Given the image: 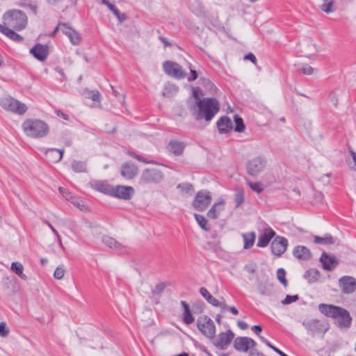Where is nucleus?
Masks as SVG:
<instances>
[{
    "mask_svg": "<svg viewBox=\"0 0 356 356\" xmlns=\"http://www.w3.org/2000/svg\"><path fill=\"white\" fill-rule=\"evenodd\" d=\"M193 115L197 121L204 120L210 122L220 110V104L216 98L196 97L195 104L192 107Z\"/></svg>",
    "mask_w": 356,
    "mask_h": 356,
    "instance_id": "f257e3e1",
    "label": "nucleus"
},
{
    "mask_svg": "<svg viewBox=\"0 0 356 356\" xmlns=\"http://www.w3.org/2000/svg\"><path fill=\"white\" fill-rule=\"evenodd\" d=\"M318 310L325 316L336 319L337 326L340 328L350 327L352 317L346 309L333 305L321 303L318 305Z\"/></svg>",
    "mask_w": 356,
    "mask_h": 356,
    "instance_id": "f03ea898",
    "label": "nucleus"
},
{
    "mask_svg": "<svg viewBox=\"0 0 356 356\" xmlns=\"http://www.w3.org/2000/svg\"><path fill=\"white\" fill-rule=\"evenodd\" d=\"M22 127L26 136L34 138H43L49 132L47 124L38 119H28L22 123Z\"/></svg>",
    "mask_w": 356,
    "mask_h": 356,
    "instance_id": "7ed1b4c3",
    "label": "nucleus"
},
{
    "mask_svg": "<svg viewBox=\"0 0 356 356\" xmlns=\"http://www.w3.org/2000/svg\"><path fill=\"white\" fill-rule=\"evenodd\" d=\"M3 26L17 31L24 29L27 24V17L24 13L13 10L6 13L3 16Z\"/></svg>",
    "mask_w": 356,
    "mask_h": 356,
    "instance_id": "20e7f679",
    "label": "nucleus"
},
{
    "mask_svg": "<svg viewBox=\"0 0 356 356\" xmlns=\"http://www.w3.org/2000/svg\"><path fill=\"white\" fill-rule=\"evenodd\" d=\"M302 325L307 333L312 337L319 334H324L328 330V324L322 320L307 319L302 322Z\"/></svg>",
    "mask_w": 356,
    "mask_h": 356,
    "instance_id": "39448f33",
    "label": "nucleus"
},
{
    "mask_svg": "<svg viewBox=\"0 0 356 356\" xmlns=\"http://www.w3.org/2000/svg\"><path fill=\"white\" fill-rule=\"evenodd\" d=\"M197 327L207 338L213 339L216 335V326L213 320L207 316H200L197 320Z\"/></svg>",
    "mask_w": 356,
    "mask_h": 356,
    "instance_id": "423d86ee",
    "label": "nucleus"
},
{
    "mask_svg": "<svg viewBox=\"0 0 356 356\" xmlns=\"http://www.w3.org/2000/svg\"><path fill=\"white\" fill-rule=\"evenodd\" d=\"M0 105L3 108L19 115H23L27 110L24 104L11 97H2L0 99Z\"/></svg>",
    "mask_w": 356,
    "mask_h": 356,
    "instance_id": "0eeeda50",
    "label": "nucleus"
},
{
    "mask_svg": "<svg viewBox=\"0 0 356 356\" xmlns=\"http://www.w3.org/2000/svg\"><path fill=\"white\" fill-rule=\"evenodd\" d=\"M211 193L206 190H202L197 193L193 202V207L198 211H204L211 204Z\"/></svg>",
    "mask_w": 356,
    "mask_h": 356,
    "instance_id": "6e6552de",
    "label": "nucleus"
},
{
    "mask_svg": "<svg viewBox=\"0 0 356 356\" xmlns=\"http://www.w3.org/2000/svg\"><path fill=\"white\" fill-rule=\"evenodd\" d=\"M163 173L159 169L146 168L142 172L140 181L143 184H157L163 180Z\"/></svg>",
    "mask_w": 356,
    "mask_h": 356,
    "instance_id": "1a4fd4ad",
    "label": "nucleus"
},
{
    "mask_svg": "<svg viewBox=\"0 0 356 356\" xmlns=\"http://www.w3.org/2000/svg\"><path fill=\"white\" fill-rule=\"evenodd\" d=\"M266 160L263 156H257L248 161L246 164L247 172L252 177L260 174L266 168Z\"/></svg>",
    "mask_w": 356,
    "mask_h": 356,
    "instance_id": "9d476101",
    "label": "nucleus"
},
{
    "mask_svg": "<svg viewBox=\"0 0 356 356\" xmlns=\"http://www.w3.org/2000/svg\"><path fill=\"white\" fill-rule=\"evenodd\" d=\"M163 68L167 74L176 79H182L186 76V72L177 63L166 60L163 63Z\"/></svg>",
    "mask_w": 356,
    "mask_h": 356,
    "instance_id": "9b49d317",
    "label": "nucleus"
},
{
    "mask_svg": "<svg viewBox=\"0 0 356 356\" xmlns=\"http://www.w3.org/2000/svg\"><path fill=\"white\" fill-rule=\"evenodd\" d=\"M256 346V341L248 337H238L234 341V348L238 352L248 353Z\"/></svg>",
    "mask_w": 356,
    "mask_h": 356,
    "instance_id": "f8f14e48",
    "label": "nucleus"
},
{
    "mask_svg": "<svg viewBox=\"0 0 356 356\" xmlns=\"http://www.w3.org/2000/svg\"><path fill=\"white\" fill-rule=\"evenodd\" d=\"M234 334L230 330L225 332H220L217 337L211 339L212 343L220 350H225L231 343Z\"/></svg>",
    "mask_w": 356,
    "mask_h": 356,
    "instance_id": "ddd939ff",
    "label": "nucleus"
},
{
    "mask_svg": "<svg viewBox=\"0 0 356 356\" xmlns=\"http://www.w3.org/2000/svg\"><path fill=\"white\" fill-rule=\"evenodd\" d=\"M135 190L129 186L118 185L113 186L111 196L122 200H130L134 195Z\"/></svg>",
    "mask_w": 356,
    "mask_h": 356,
    "instance_id": "4468645a",
    "label": "nucleus"
},
{
    "mask_svg": "<svg viewBox=\"0 0 356 356\" xmlns=\"http://www.w3.org/2000/svg\"><path fill=\"white\" fill-rule=\"evenodd\" d=\"M339 285L342 293L350 294L356 289V280L352 276H343L339 280Z\"/></svg>",
    "mask_w": 356,
    "mask_h": 356,
    "instance_id": "2eb2a0df",
    "label": "nucleus"
},
{
    "mask_svg": "<svg viewBox=\"0 0 356 356\" xmlns=\"http://www.w3.org/2000/svg\"><path fill=\"white\" fill-rule=\"evenodd\" d=\"M102 241L108 248L113 249L119 253L126 254L129 252V248L127 245H123L110 236H104Z\"/></svg>",
    "mask_w": 356,
    "mask_h": 356,
    "instance_id": "dca6fc26",
    "label": "nucleus"
},
{
    "mask_svg": "<svg viewBox=\"0 0 356 356\" xmlns=\"http://www.w3.org/2000/svg\"><path fill=\"white\" fill-rule=\"evenodd\" d=\"M288 246V241L282 236H277L271 243L270 248L273 254L281 256L285 252Z\"/></svg>",
    "mask_w": 356,
    "mask_h": 356,
    "instance_id": "f3484780",
    "label": "nucleus"
},
{
    "mask_svg": "<svg viewBox=\"0 0 356 356\" xmlns=\"http://www.w3.org/2000/svg\"><path fill=\"white\" fill-rule=\"evenodd\" d=\"M138 173V167L131 162H126L121 166L120 174L126 179H134Z\"/></svg>",
    "mask_w": 356,
    "mask_h": 356,
    "instance_id": "a211bd4d",
    "label": "nucleus"
},
{
    "mask_svg": "<svg viewBox=\"0 0 356 356\" xmlns=\"http://www.w3.org/2000/svg\"><path fill=\"white\" fill-rule=\"evenodd\" d=\"M30 54L37 60L44 61L48 56L49 47L46 44H36L30 49Z\"/></svg>",
    "mask_w": 356,
    "mask_h": 356,
    "instance_id": "6ab92c4d",
    "label": "nucleus"
},
{
    "mask_svg": "<svg viewBox=\"0 0 356 356\" xmlns=\"http://www.w3.org/2000/svg\"><path fill=\"white\" fill-rule=\"evenodd\" d=\"M320 261L323 268L329 271L334 270L339 264L338 260L334 256L328 255L326 252H323L321 254Z\"/></svg>",
    "mask_w": 356,
    "mask_h": 356,
    "instance_id": "aec40b11",
    "label": "nucleus"
},
{
    "mask_svg": "<svg viewBox=\"0 0 356 356\" xmlns=\"http://www.w3.org/2000/svg\"><path fill=\"white\" fill-rule=\"evenodd\" d=\"M217 128L220 134H227L233 129V123L227 116L221 117L216 122Z\"/></svg>",
    "mask_w": 356,
    "mask_h": 356,
    "instance_id": "412c9836",
    "label": "nucleus"
},
{
    "mask_svg": "<svg viewBox=\"0 0 356 356\" xmlns=\"http://www.w3.org/2000/svg\"><path fill=\"white\" fill-rule=\"evenodd\" d=\"M293 254L299 260L308 261L312 258V253L310 250L304 245H298L295 247L293 250Z\"/></svg>",
    "mask_w": 356,
    "mask_h": 356,
    "instance_id": "4be33fe9",
    "label": "nucleus"
},
{
    "mask_svg": "<svg viewBox=\"0 0 356 356\" xmlns=\"http://www.w3.org/2000/svg\"><path fill=\"white\" fill-rule=\"evenodd\" d=\"M275 232L271 228H266L258 239L257 245L259 248L266 247L270 240L275 236Z\"/></svg>",
    "mask_w": 356,
    "mask_h": 356,
    "instance_id": "5701e85b",
    "label": "nucleus"
},
{
    "mask_svg": "<svg viewBox=\"0 0 356 356\" xmlns=\"http://www.w3.org/2000/svg\"><path fill=\"white\" fill-rule=\"evenodd\" d=\"M90 185L95 190L106 195H111L113 186L106 181L95 180L90 182Z\"/></svg>",
    "mask_w": 356,
    "mask_h": 356,
    "instance_id": "b1692460",
    "label": "nucleus"
},
{
    "mask_svg": "<svg viewBox=\"0 0 356 356\" xmlns=\"http://www.w3.org/2000/svg\"><path fill=\"white\" fill-rule=\"evenodd\" d=\"M63 33L68 37L71 43L74 45H79L81 42V36L76 31L67 25L63 29Z\"/></svg>",
    "mask_w": 356,
    "mask_h": 356,
    "instance_id": "393cba45",
    "label": "nucleus"
},
{
    "mask_svg": "<svg viewBox=\"0 0 356 356\" xmlns=\"http://www.w3.org/2000/svg\"><path fill=\"white\" fill-rule=\"evenodd\" d=\"M225 200L223 199L215 203L207 212V216L211 219H216L218 218L220 212L224 209Z\"/></svg>",
    "mask_w": 356,
    "mask_h": 356,
    "instance_id": "a878e982",
    "label": "nucleus"
},
{
    "mask_svg": "<svg viewBox=\"0 0 356 356\" xmlns=\"http://www.w3.org/2000/svg\"><path fill=\"white\" fill-rule=\"evenodd\" d=\"M63 149H58L56 148H50L46 150L45 155L47 159L52 163L59 162L63 156Z\"/></svg>",
    "mask_w": 356,
    "mask_h": 356,
    "instance_id": "bb28decb",
    "label": "nucleus"
},
{
    "mask_svg": "<svg viewBox=\"0 0 356 356\" xmlns=\"http://www.w3.org/2000/svg\"><path fill=\"white\" fill-rule=\"evenodd\" d=\"M184 148L185 144L183 142H179L175 140H170L168 145L169 152L175 156L181 155L183 153Z\"/></svg>",
    "mask_w": 356,
    "mask_h": 356,
    "instance_id": "cd10ccee",
    "label": "nucleus"
},
{
    "mask_svg": "<svg viewBox=\"0 0 356 356\" xmlns=\"http://www.w3.org/2000/svg\"><path fill=\"white\" fill-rule=\"evenodd\" d=\"M257 290L262 296H270L273 292V285L268 281L260 282L257 284Z\"/></svg>",
    "mask_w": 356,
    "mask_h": 356,
    "instance_id": "c85d7f7f",
    "label": "nucleus"
},
{
    "mask_svg": "<svg viewBox=\"0 0 356 356\" xmlns=\"http://www.w3.org/2000/svg\"><path fill=\"white\" fill-rule=\"evenodd\" d=\"M0 32L14 41L21 42L23 40L22 36L13 31L12 29L2 24H0Z\"/></svg>",
    "mask_w": 356,
    "mask_h": 356,
    "instance_id": "c756f323",
    "label": "nucleus"
},
{
    "mask_svg": "<svg viewBox=\"0 0 356 356\" xmlns=\"http://www.w3.org/2000/svg\"><path fill=\"white\" fill-rule=\"evenodd\" d=\"M244 241L243 248L245 250L252 248L255 242L256 234L254 232L242 234Z\"/></svg>",
    "mask_w": 356,
    "mask_h": 356,
    "instance_id": "7c9ffc66",
    "label": "nucleus"
},
{
    "mask_svg": "<svg viewBox=\"0 0 356 356\" xmlns=\"http://www.w3.org/2000/svg\"><path fill=\"white\" fill-rule=\"evenodd\" d=\"M200 293L204 299L207 300L209 304L212 305L213 306L217 305L218 304V300L211 295V293L205 287H201L200 289Z\"/></svg>",
    "mask_w": 356,
    "mask_h": 356,
    "instance_id": "2f4dec72",
    "label": "nucleus"
},
{
    "mask_svg": "<svg viewBox=\"0 0 356 356\" xmlns=\"http://www.w3.org/2000/svg\"><path fill=\"white\" fill-rule=\"evenodd\" d=\"M314 241L316 244L330 245L334 243L333 237L330 234H326L323 236H315Z\"/></svg>",
    "mask_w": 356,
    "mask_h": 356,
    "instance_id": "473e14b6",
    "label": "nucleus"
},
{
    "mask_svg": "<svg viewBox=\"0 0 356 356\" xmlns=\"http://www.w3.org/2000/svg\"><path fill=\"white\" fill-rule=\"evenodd\" d=\"M320 273L318 270L311 268L307 270L304 274V277L308 280L309 283L315 282L318 280Z\"/></svg>",
    "mask_w": 356,
    "mask_h": 356,
    "instance_id": "72a5a7b5",
    "label": "nucleus"
},
{
    "mask_svg": "<svg viewBox=\"0 0 356 356\" xmlns=\"http://www.w3.org/2000/svg\"><path fill=\"white\" fill-rule=\"evenodd\" d=\"M10 268L20 278L26 280V276L23 273L24 267L20 262H13Z\"/></svg>",
    "mask_w": 356,
    "mask_h": 356,
    "instance_id": "f704fd0d",
    "label": "nucleus"
},
{
    "mask_svg": "<svg viewBox=\"0 0 356 356\" xmlns=\"http://www.w3.org/2000/svg\"><path fill=\"white\" fill-rule=\"evenodd\" d=\"M194 217L199 226L204 231H209L210 227L207 226V220L202 215L195 213Z\"/></svg>",
    "mask_w": 356,
    "mask_h": 356,
    "instance_id": "c9c22d12",
    "label": "nucleus"
},
{
    "mask_svg": "<svg viewBox=\"0 0 356 356\" xmlns=\"http://www.w3.org/2000/svg\"><path fill=\"white\" fill-rule=\"evenodd\" d=\"M71 167L75 172H84L86 171V164L83 161H74Z\"/></svg>",
    "mask_w": 356,
    "mask_h": 356,
    "instance_id": "e433bc0d",
    "label": "nucleus"
},
{
    "mask_svg": "<svg viewBox=\"0 0 356 356\" xmlns=\"http://www.w3.org/2000/svg\"><path fill=\"white\" fill-rule=\"evenodd\" d=\"M234 120L236 124L234 128L235 131L239 133L243 132L245 128L243 119L238 115H235L234 117Z\"/></svg>",
    "mask_w": 356,
    "mask_h": 356,
    "instance_id": "4c0bfd02",
    "label": "nucleus"
},
{
    "mask_svg": "<svg viewBox=\"0 0 356 356\" xmlns=\"http://www.w3.org/2000/svg\"><path fill=\"white\" fill-rule=\"evenodd\" d=\"M277 277L280 283L284 286H287L288 281L286 279V271L284 268H280L277 270Z\"/></svg>",
    "mask_w": 356,
    "mask_h": 356,
    "instance_id": "58836bf2",
    "label": "nucleus"
},
{
    "mask_svg": "<svg viewBox=\"0 0 356 356\" xmlns=\"http://www.w3.org/2000/svg\"><path fill=\"white\" fill-rule=\"evenodd\" d=\"M20 6L24 8H29L34 15H36L38 13L37 5L31 3L29 1H24L20 3Z\"/></svg>",
    "mask_w": 356,
    "mask_h": 356,
    "instance_id": "ea45409f",
    "label": "nucleus"
},
{
    "mask_svg": "<svg viewBox=\"0 0 356 356\" xmlns=\"http://www.w3.org/2000/svg\"><path fill=\"white\" fill-rule=\"evenodd\" d=\"M244 202V193L243 191H237L234 194V202L236 207H238Z\"/></svg>",
    "mask_w": 356,
    "mask_h": 356,
    "instance_id": "a19ab883",
    "label": "nucleus"
},
{
    "mask_svg": "<svg viewBox=\"0 0 356 356\" xmlns=\"http://www.w3.org/2000/svg\"><path fill=\"white\" fill-rule=\"evenodd\" d=\"M250 188L257 193H260L264 191L263 184L260 181L258 182H248Z\"/></svg>",
    "mask_w": 356,
    "mask_h": 356,
    "instance_id": "79ce46f5",
    "label": "nucleus"
},
{
    "mask_svg": "<svg viewBox=\"0 0 356 356\" xmlns=\"http://www.w3.org/2000/svg\"><path fill=\"white\" fill-rule=\"evenodd\" d=\"M182 321L186 325L191 324L194 322L195 318L191 312V309L187 312H184Z\"/></svg>",
    "mask_w": 356,
    "mask_h": 356,
    "instance_id": "37998d69",
    "label": "nucleus"
},
{
    "mask_svg": "<svg viewBox=\"0 0 356 356\" xmlns=\"http://www.w3.org/2000/svg\"><path fill=\"white\" fill-rule=\"evenodd\" d=\"M298 300H299L298 295H293V296L286 295L285 298L283 300H282V304L284 305H289V304H291L292 302H294Z\"/></svg>",
    "mask_w": 356,
    "mask_h": 356,
    "instance_id": "c03bdc74",
    "label": "nucleus"
},
{
    "mask_svg": "<svg viewBox=\"0 0 356 356\" xmlns=\"http://www.w3.org/2000/svg\"><path fill=\"white\" fill-rule=\"evenodd\" d=\"M127 153L132 158H134V159H137L138 161H141L144 163H154L153 161L147 160V159L143 157L142 156L136 154L134 152L129 151Z\"/></svg>",
    "mask_w": 356,
    "mask_h": 356,
    "instance_id": "a18cd8bd",
    "label": "nucleus"
},
{
    "mask_svg": "<svg viewBox=\"0 0 356 356\" xmlns=\"http://www.w3.org/2000/svg\"><path fill=\"white\" fill-rule=\"evenodd\" d=\"M65 274V269L63 266H59L54 271V277L56 280H60L63 277Z\"/></svg>",
    "mask_w": 356,
    "mask_h": 356,
    "instance_id": "49530a36",
    "label": "nucleus"
},
{
    "mask_svg": "<svg viewBox=\"0 0 356 356\" xmlns=\"http://www.w3.org/2000/svg\"><path fill=\"white\" fill-rule=\"evenodd\" d=\"M333 4V1H329L327 2H325L321 6V9L326 13H329L333 11L332 9V6Z\"/></svg>",
    "mask_w": 356,
    "mask_h": 356,
    "instance_id": "de8ad7c7",
    "label": "nucleus"
},
{
    "mask_svg": "<svg viewBox=\"0 0 356 356\" xmlns=\"http://www.w3.org/2000/svg\"><path fill=\"white\" fill-rule=\"evenodd\" d=\"M10 332L9 329L6 326V323L5 322L0 323V337H6L8 335Z\"/></svg>",
    "mask_w": 356,
    "mask_h": 356,
    "instance_id": "09e8293b",
    "label": "nucleus"
},
{
    "mask_svg": "<svg viewBox=\"0 0 356 356\" xmlns=\"http://www.w3.org/2000/svg\"><path fill=\"white\" fill-rule=\"evenodd\" d=\"M58 191L63 197L67 200H70L72 198V193L65 188L59 187Z\"/></svg>",
    "mask_w": 356,
    "mask_h": 356,
    "instance_id": "8fccbe9b",
    "label": "nucleus"
},
{
    "mask_svg": "<svg viewBox=\"0 0 356 356\" xmlns=\"http://www.w3.org/2000/svg\"><path fill=\"white\" fill-rule=\"evenodd\" d=\"M300 71L304 74H307V75H310L313 73L314 72V68L312 67L311 66L308 65H302V67L300 69Z\"/></svg>",
    "mask_w": 356,
    "mask_h": 356,
    "instance_id": "3c124183",
    "label": "nucleus"
},
{
    "mask_svg": "<svg viewBox=\"0 0 356 356\" xmlns=\"http://www.w3.org/2000/svg\"><path fill=\"white\" fill-rule=\"evenodd\" d=\"M165 286L166 285L165 283H159L155 286L154 289L152 290V293L154 294H159L164 290Z\"/></svg>",
    "mask_w": 356,
    "mask_h": 356,
    "instance_id": "603ef678",
    "label": "nucleus"
},
{
    "mask_svg": "<svg viewBox=\"0 0 356 356\" xmlns=\"http://www.w3.org/2000/svg\"><path fill=\"white\" fill-rule=\"evenodd\" d=\"M189 68L191 72V76L188 77V81L191 82L197 79L198 74L196 72V70L191 68V64H189Z\"/></svg>",
    "mask_w": 356,
    "mask_h": 356,
    "instance_id": "864d4df0",
    "label": "nucleus"
},
{
    "mask_svg": "<svg viewBox=\"0 0 356 356\" xmlns=\"http://www.w3.org/2000/svg\"><path fill=\"white\" fill-rule=\"evenodd\" d=\"M67 24L65 23H59L58 25L55 28L54 31L52 32L51 35H55L56 33L58 31H61L63 33L64 28L67 27Z\"/></svg>",
    "mask_w": 356,
    "mask_h": 356,
    "instance_id": "5fc2aeb1",
    "label": "nucleus"
},
{
    "mask_svg": "<svg viewBox=\"0 0 356 356\" xmlns=\"http://www.w3.org/2000/svg\"><path fill=\"white\" fill-rule=\"evenodd\" d=\"M170 91H175V92H177V88L174 86V85H170L168 86H166L164 90H163V94L164 96L167 95L168 92H170Z\"/></svg>",
    "mask_w": 356,
    "mask_h": 356,
    "instance_id": "6e6d98bb",
    "label": "nucleus"
},
{
    "mask_svg": "<svg viewBox=\"0 0 356 356\" xmlns=\"http://www.w3.org/2000/svg\"><path fill=\"white\" fill-rule=\"evenodd\" d=\"M90 94L91 96H90V99H91L94 102H99L100 94L98 91L95 90L94 92H90Z\"/></svg>",
    "mask_w": 356,
    "mask_h": 356,
    "instance_id": "4d7b16f0",
    "label": "nucleus"
},
{
    "mask_svg": "<svg viewBox=\"0 0 356 356\" xmlns=\"http://www.w3.org/2000/svg\"><path fill=\"white\" fill-rule=\"evenodd\" d=\"M101 3L106 6L111 11H113L116 8V6L112 4L108 0H101Z\"/></svg>",
    "mask_w": 356,
    "mask_h": 356,
    "instance_id": "13d9d810",
    "label": "nucleus"
},
{
    "mask_svg": "<svg viewBox=\"0 0 356 356\" xmlns=\"http://www.w3.org/2000/svg\"><path fill=\"white\" fill-rule=\"evenodd\" d=\"M244 58L246 60H250L253 63H255L257 61V58L252 53H249V54H246Z\"/></svg>",
    "mask_w": 356,
    "mask_h": 356,
    "instance_id": "bf43d9fd",
    "label": "nucleus"
},
{
    "mask_svg": "<svg viewBox=\"0 0 356 356\" xmlns=\"http://www.w3.org/2000/svg\"><path fill=\"white\" fill-rule=\"evenodd\" d=\"M271 349H273L275 353H277L280 356H289L284 352H282L281 350L277 348V347L273 346L272 344L269 346Z\"/></svg>",
    "mask_w": 356,
    "mask_h": 356,
    "instance_id": "052dcab7",
    "label": "nucleus"
},
{
    "mask_svg": "<svg viewBox=\"0 0 356 356\" xmlns=\"http://www.w3.org/2000/svg\"><path fill=\"white\" fill-rule=\"evenodd\" d=\"M248 356H265V355L263 354L262 353H260L257 349H255V350H251L249 352Z\"/></svg>",
    "mask_w": 356,
    "mask_h": 356,
    "instance_id": "680f3d73",
    "label": "nucleus"
},
{
    "mask_svg": "<svg viewBox=\"0 0 356 356\" xmlns=\"http://www.w3.org/2000/svg\"><path fill=\"white\" fill-rule=\"evenodd\" d=\"M214 307H220L222 312H224L226 309H229V307L224 302H220L219 300H218V304L217 305H215Z\"/></svg>",
    "mask_w": 356,
    "mask_h": 356,
    "instance_id": "e2e57ef3",
    "label": "nucleus"
},
{
    "mask_svg": "<svg viewBox=\"0 0 356 356\" xmlns=\"http://www.w3.org/2000/svg\"><path fill=\"white\" fill-rule=\"evenodd\" d=\"M252 330L255 333L257 334V335H259V334L262 331V327L261 325H254L252 327Z\"/></svg>",
    "mask_w": 356,
    "mask_h": 356,
    "instance_id": "0e129e2a",
    "label": "nucleus"
},
{
    "mask_svg": "<svg viewBox=\"0 0 356 356\" xmlns=\"http://www.w3.org/2000/svg\"><path fill=\"white\" fill-rule=\"evenodd\" d=\"M56 113L58 116L63 118L64 120H68L69 118H68V115L64 113H63L61 111H56Z\"/></svg>",
    "mask_w": 356,
    "mask_h": 356,
    "instance_id": "69168bd1",
    "label": "nucleus"
},
{
    "mask_svg": "<svg viewBox=\"0 0 356 356\" xmlns=\"http://www.w3.org/2000/svg\"><path fill=\"white\" fill-rule=\"evenodd\" d=\"M237 325L242 330H245L248 327V324L245 322L241 321H238Z\"/></svg>",
    "mask_w": 356,
    "mask_h": 356,
    "instance_id": "338daca9",
    "label": "nucleus"
},
{
    "mask_svg": "<svg viewBox=\"0 0 356 356\" xmlns=\"http://www.w3.org/2000/svg\"><path fill=\"white\" fill-rule=\"evenodd\" d=\"M127 18V16L125 13H120V17H118L117 19H118L120 23H122L124 22Z\"/></svg>",
    "mask_w": 356,
    "mask_h": 356,
    "instance_id": "774afa93",
    "label": "nucleus"
}]
</instances>
